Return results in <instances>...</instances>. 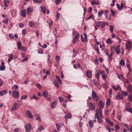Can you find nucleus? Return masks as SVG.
<instances>
[{
    "label": "nucleus",
    "mask_w": 132,
    "mask_h": 132,
    "mask_svg": "<svg viewBox=\"0 0 132 132\" xmlns=\"http://www.w3.org/2000/svg\"><path fill=\"white\" fill-rule=\"evenodd\" d=\"M79 33L78 32H77L76 33V35L73 39V44H75L76 42L78 40L79 37Z\"/></svg>",
    "instance_id": "423d86ee"
},
{
    "label": "nucleus",
    "mask_w": 132,
    "mask_h": 132,
    "mask_svg": "<svg viewBox=\"0 0 132 132\" xmlns=\"http://www.w3.org/2000/svg\"><path fill=\"white\" fill-rule=\"evenodd\" d=\"M110 103V100L109 99H108L106 101V104L109 105Z\"/></svg>",
    "instance_id": "6e6d98bb"
},
{
    "label": "nucleus",
    "mask_w": 132,
    "mask_h": 132,
    "mask_svg": "<svg viewBox=\"0 0 132 132\" xmlns=\"http://www.w3.org/2000/svg\"><path fill=\"white\" fill-rule=\"evenodd\" d=\"M120 45H118L117 47L114 48V49L116 51V53L117 54H119L120 52V51L119 50Z\"/></svg>",
    "instance_id": "9d476101"
},
{
    "label": "nucleus",
    "mask_w": 132,
    "mask_h": 132,
    "mask_svg": "<svg viewBox=\"0 0 132 132\" xmlns=\"http://www.w3.org/2000/svg\"><path fill=\"white\" fill-rule=\"evenodd\" d=\"M91 4L92 5H97L99 4V2L98 1L96 2L94 0H93L91 1Z\"/></svg>",
    "instance_id": "aec40b11"
},
{
    "label": "nucleus",
    "mask_w": 132,
    "mask_h": 132,
    "mask_svg": "<svg viewBox=\"0 0 132 132\" xmlns=\"http://www.w3.org/2000/svg\"><path fill=\"white\" fill-rule=\"evenodd\" d=\"M32 9L29 7H28L27 9V12L28 15H29V13L32 12Z\"/></svg>",
    "instance_id": "4be33fe9"
},
{
    "label": "nucleus",
    "mask_w": 132,
    "mask_h": 132,
    "mask_svg": "<svg viewBox=\"0 0 132 132\" xmlns=\"http://www.w3.org/2000/svg\"><path fill=\"white\" fill-rule=\"evenodd\" d=\"M21 15L23 17L26 16V11L25 10H22L21 12Z\"/></svg>",
    "instance_id": "412c9836"
},
{
    "label": "nucleus",
    "mask_w": 132,
    "mask_h": 132,
    "mask_svg": "<svg viewBox=\"0 0 132 132\" xmlns=\"http://www.w3.org/2000/svg\"><path fill=\"white\" fill-rule=\"evenodd\" d=\"M38 53L39 54H43V51H42V49H41L40 50H39V51H38Z\"/></svg>",
    "instance_id": "e2e57ef3"
},
{
    "label": "nucleus",
    "mask_w": 132,
    "mask_h": 132,
    "mask_svg": "<svg viewBox=\"0 0 132 132\" xmlns=\"http://www.w3.org/2000/svg\"><path fill=\"white\" fill-rule=\"evenodd\" d=\"M54 83L56 87L57 88L59 87V85L58 83L57 82L56 80H55L54 82Z\"/></svg>",
    "instance_id": "bb28decb"
},
{
    "label": "nucleus",
    "mask_w": 132,
    "mask_h": 132,
    "mask_svg": "<svg viewBox=\"0 0 132 132\" xmlns=\"http://www.w3.org/2000/svg\"><path fill=\"white\" fill-rule=\"evenodd\" d=\"M96 111V113L95 115V118L97 119L98 117H100L98 115V113L97 111Z\"/></svg>",
    "instance_id": "58836bf2"
},
{
    "label": "nucleus",
    "mask_w": 132,
    "mask_h": 132,
    "mask_svg": "<svg viewBox=\"0 0 132 132\" xmlns=\"http://www.w3.org/2000/svg\"><path fill=\"white\" fill-rule=\"evenodd\" d=\"M100 27H103L105 26V25L103 22L100 21Z\"/></svg>",
    "instance_id": "37998d69"
},
{
    "label": "nucleus",
    "mask_w": 132,
    "mask_h": 132,
    "mask_svg": "<svg viewBox=\"0 0 132 132\" xmlns=\"http://www.w3.org/2000/svg\"><path fill=\"white\" fill-rule=\"evenodd\" d=\"M9 55H10V56L9 57V58L8 59V61L9 62L13 59V55L12 54H9Z\"/></svg>",
    "instance_id": "b1692460"
},
{
    "label": "nucleus",
    "mask_w": 132,
    "mask_h": 132,
    "mask_svg": "<svg viewBox=\"0 0 132 132\" xmlns=\"http://www.w3.org/2000/svg\"><path fill=\"white\" fill-rule=\"evenodd\" d=\"M121 92L125 96L127 95V93L126 92H125L122 91H121Z\"/></svg>",
    "instance_id": "5fc2aeb1"
},
{
    "label": "nucleus",
    "mask_w": 132,
    "mask_h": 132,
    "mask_svg": "<svg viewBox=\"0 0 132 132\" xmlns=\"http://www.w3.org/2000/svg\"><path fill=\"white\" fill-rule=\"evenodd\" d=\"M40 7L41 9V12H43V13L45 14L46 12V9L45 7L44 6H42Z\"/></svg>",
    "instance_id": "4468645a"
},
{
    "label": "nucleus",
    "mask_w": 132,
    "mask_h": 132,
    "mask_svg": "<svg viewBox=\"0 0 132 132\" xmlns=\"http://www.w3.org/2000/svg\"><path fill=\"white\" fill-rule=\"evenodd\" d=\"M12 89H18V87L16 85H14L13 86L12 88Z\"/></svg>",
    "instance_id": "a19ab883"
},
{
    "label": "nucleus",
    "mask_w": 132,
    "mask_h": 132,
    "mask_svg": "<svg viewBox=\"0 0 132 132\" xmlns=\"http://www.w3.org/2000/svg\"><path fill=\"white\" fill-rule=\"evenodd\" d=\"M128 90L130 92L132 91V87L129 86L127 88Z\"/></svg>",
    "instance_id": "09e8293b"
},
{
    "label": "nucleus",
    "mask_w": 132,
    "mask_h": 132,
    "mask_svg": "<svg viewBox=\"0 0 132 132\" xmlns=\"http://www.w3.org/2000/svg\"><path fill=\"white\" fill-rule=\"evenodd\" d=\"M57 102L56 101L53 102L51 105V107L53 108H54L56 106Z\"/></svg>",
    "instance_id": "5701e85b"
},
{
    "label": "nucleus",
    "mask_w": 132,
    "mask_h": 132,
    "mask_svg": "<svg viewBox=\"0 0 132 132\" xmlns=\"http://www.w3.org/2000/svg\"><path fill=\"white\" fill-rule=\"evenodd\" d=\"M101 72L99 71V72H97L95 75V77L97 79H98L99 78V76H100V74L101 73L100 72Z\"/></svg>",
    "instance_id": "7c9ffc66"
},
{
    "label": "nucleus",
    "mask_w": 132,
    "mask_h": 132,
    "mask_svg": "<svg viewBox=\"0 0 132 132\" xmlns=\"http://www.w3.org/2000/svg\"><path fill=\"white\" fill-rule=\"evenodd\" d=\"M29 25L31 27H35L36 26L35 23L33 22H29Z\"/></svg>",
    "instance_id": "dca6fc26"
},
{
    "label": "nucleus",
    "mask_w": 132,
    "mask_h": 132,
    "mask_svg": "<svg viewBox=\"0 0 132 132\" xmlns=\"http://www.w3.org/2000/svg\"><path fill=\"white\" fill-rule=\"evenodd\" d=\"M12 93V95L14 98H17L19 96V93L16 90L13 91Z\"/></svg>",
    "instance_id": "39448f33"
},
{
    "label": "nucleus",
    "mask_w": 132,
    "mask_h": 132,
    "mask_svg": "<svg viewBox=\"0 0 132 132\" xmlns=\"http://www.w3.org/2000/svg\"><path fill=\"white\" fill-rule=\"evenodd\" d=\"M120 64L122 66H123L125 65V61L123 59H121V60L120 62Z\"/></svg>",
    "instance_id": "473e14b6"
},
{
    "label": "nucleus",
    "mask_w": 132,
    "mask_h": 132,
    "mask_svg": "<svg viewBox=\"0 0 132 132\" xmlns=\"http://www.w3.org/2000/svg\"><path fill=\"white\" fill-rule=\"evenodd\" d=\"M128 97L129 101H131L132 100V96L131 95H129Z\"/></svg>",
    "instance_id": "774afa93"
},
{
    "label": "nucleus",
    "mask_w": 132,
    "mask_h": 132,
    "mask_svg": "<svg viewBox=\"0 0 132 132\" xmlns=\"http://www.w3.org/2000/svg\"><path fill=\"white\" fill-rule=\"evenodd\" d=\"M117 5L118 9L120 10H121L122 8L124 6L123 4L122 3H121L120 5L118 4H117Z\"/></svg>",
    "instance_id": "f8f14e48"
},
{
    "label": "nucleus",
    "mask_w": 132,
    "mask_h": 132,
    "mask_svg": "<svg viewBox=\"0 0 132 132\" xmlns=\"http://www.w3.org/2000/svg\"><path fill=\"white\" fill-rule=\"evenodd\" d=\"M106 42L107 43L110 44L112 43V41L110 38H109L106 40Z\"/></svg>",
    "instance_id": "c9c22d12"
},
{
    "label": "nucleus",
    "mask_w": 132,
    "mask_h": 132,
    "mask_svg": "<svg viewBox=\"0 0 132 132\" xmlns=\"http://www.w3.org/2000/svg\"><path fill=\"white\" fill-rule=\"evenodd\" d=\"M83 35L84 36V37L82 35H81V40L82 42H84L87 40V35L86 34H84Z\"/></svg>",
    "instance_id": "0eeeda50"
},
{
    "label": "nucleus",
    "mask_w": 132,
    "mask_h": 132,
    "mask_svg": "<svg viewBox=\"0 0 132 132\" xmlns=\"http://www.w3.org/2000/svg\"><path fill=\"white\" fill-rule=\"evenodd\" d=\"M131 43L130 41L128 40L126 42V47L127 49L128 50L130 49Z\"/></svg>",
    "instance_id": "7ed1b4c3"
},
{
    "label": "nucleus",
    "mask_w": 132,
    "mask_h": 132,
    "mask_svg": "<svg viewBox=\"0 0 132 132\" xmlns=\"http://www.w3.org/2000/svg\"><path fill=\"white\" fill-rule=\"evenodd\" d=\"M5 66L2 65L0 67V70L1 71H3L5 70Z\"/></svg>",
    "instance_id": "79ce46f5"
},
{
    "label": "nucleus",
    "mask_w": 132,
    "mask_h": 132,
    "mask_svg": "<svg viewBox=\"0 0 132 132\" xmlns=\"http://www.w3.org/2000/svg\"><path fill=\"white\" fill-rule=\"evenodd\" d=\"M55 58L57 61H58L60 60V57L59 56H56L55 57Z\"/></svg>",
    "instance_id": "13d9d810"
},
{
    "label": "nucleus",
    "mask_w": 132,
    "mask_h": 132,
    "mask_svg": "<svg viewBox=\"0 0 132 132\" xmlns=\"http://www.w3.org/2000/svg\"><path fill=\"white\" fill-rule=\"evenodd\" d=\"M62 1V0H56L55 1V4L57 5L59 4L61 2V1Z\"/></svg>",
    "instance_id": "a18cd8bd"
},
{
    "label": "nucleus",
    "mask_w": 132,
    "mask_h": 132,
    "mask_svg": "<svg viewBox=\"0 0 132 132\" xmlns=\"http://www.w3.org/2000/svg\"><path fill=\"white\" fill-rule=\"evenodd\" d=\"M18 48V49H20L21 48V43L19 41L17 43Z\"/></svg>",
    "instance_id": "2f4dec72"
},
{
    "label": "nucleus",
    "mask_w": 132,
    "mask_h": 132,
    "mask_svg": "<svg viewBox=\"0 0 132 132\" xmlns=\"http://www.w3.org/2000/svg\"><path fill=\"white\" fill-rule=\"evenodd\" d=\"M71 117V114L69 113H68L65 116V118L66 119H70Z\"/></svg>",
    "instance_id": "6ab92c4d"
},
{
    "label": "nucleus",
    "mask_w": 132,
    "mask_h": 132,
    "mask_svg": "<svg viewBox=\"0 0 132 132\" xmlns=\"http://www.w3.org/2000/svg\"><path fill=\"white\" fill-rule=\"evenodd\" d=\"M92 96L93 99L96 101H97L99 100V97L94 91L92 92Z\"/></svg>",
    "instance_id": "f257e3e1"
},
{
    "label": "nucleus",
    "mask_w": 132,
    "mask_h": 132,
    "mask_svg": "<svg viewBox=\"0 0 132 132\" xmlns=\"http://www.w3.org/2000/svg\"><path fill=\"white\" fill-rule=\"evenodd\" d=\"M43 95L45 97H48V93L47 91H44L43 93Z\"/></svg>",
    "instance_id": "a878e982"
},
{
    "label": "nucleus",
    "mask_w": 132,
    "mask_h": 132,
    "mask_svg": "<svg viewBox=\"0 0 132 132\" xmlns=\"http://www.w3.org/2000/svg\"><path fill=\"white\" fill-rule=\"evenodd\" d=\"M94 49L95 51L97 52V53L98 54H100L99 51V49L97 46L96 45L94 47Z\"/></svg>",
    "instance_id": "393cba45"
},
{
    "label": "nucleus",
    "mask_w": 132,
    "mask_h": 132,
    "mask_svg": "<svg viewBox=\"0 0 132 132\" xmlns=\"http://www.w3.org/2000/svg\"><path fill=\"white\" fill-rule=\"evenodd\" d=\"M93 122H92L91 120H90L89 121V124L90 127L92 128L93 126Z\"/></svg>",
    "instance_id": "cd10ccee"
},
{
    "label": "nucleus",
    "mask_w": 132,
    "mask_h": 132,
    "mask_svg": "<svg viewBox=\"0 0 132 132\" xmlns=\"http://www.w3.org/2000/svg\"><path fill=\"white\" fill-rule=\"evenodd\" d=\"M33 1L35 3H42V0H33Z\"/></svg>",
    "instance_id": "72a5a7b5"
},
{
    "label": "nucleus",
    "mask_w": 132,
    "mask_h": 132,
    "mask_svg": "<svg viewBox=\"0 0 132 132\" xmlns=\"http://www.w3.org/2000/svg\"><path fill=\"white\" fill-rule=\"evenodd\" d=\"M19 26L20 28H22L24 26V25L22 23H19Z\"/></svg>",
    "instance_id": "0e129e2a"
},
{
    "label": "nucleus",
    "mask_w": 132,
    "mask_h": 132,
    "mask_svg": "<svg viewBox=\"0 0 132 132\" xmlns=\"http://www.w3.org/2000/svg\"><path fill=\"white\" fill-rule=\"evenodd\" d=\"M104 11L103 10L101 11H99L98 13V14L100 16H101L102 14L104 12Z\"/></svg>",
    "instance_id": "e433bc0d"
},
{
    "label": "nucleus",
    "mask_w": 132,
    "mask_h": 132,
    "mask_svg": "<svg viewBox=\"0 0 132 132\" xmlns=\"http://www.w3.org/2000/svg\"><path fill=\"white\" fill-rule=\"evenodd\" d=\"M97 119L98 122L99 123H101L102 122V119H101L100 118V117H98Z\"/></svg>",
    "instance_id": "c03bdc74"
},
{
    "label": "nucleus",
    "mask_w": 132,
    "mask_h": 132,
    "mask_svg": "<svg viewBox=\"0 0 132 132\" xmlns=\"http://www.w3.org/2000/svg\"><path fill=\"white\" fill-rule=\"evenodd\" d=\"M122 95L120 93H119L115 97V98L116 100L121 99L123 98Z\"/></svg>",
    "instance_id": "9b49d317"
},
{
    "label": "nucleus",
    "mask_w": 132,
    "mask_h": 132,
    "mask_svg": "<svg viewBox=\"0 0 132 132\" xmlns=\"http://www.w3.org/2000/svg\"><path fill=\"white\" fill-rule=\"evenodd\" d=\"M92 7H89V8L88 9V11L89 13H90L92 11Z\"/></svg>",
    "instance_id": "8fccbe9b"
},
{
    "label": "nucleus",
    "mask_w": 132,
    "mask_h": 132,
    "mask_svg": "<svg viewBox=\"0 0 132 132\" xmlns=\"http://www.w3.org/2000/svg\"><path fill=\"white\" fill-rule=\"evenodd\" d=\"M106 121L109 124V125L111 126H112L113 125V122L110 121V120L108 118H106Z\"/></svg>",
    "instance_id": "ddd939ff"
},
{
    "label": "nucleus",
    "mask_w": 132,
    "mask_h": 132,
    "mask_svg": "<svg viewBox=\"0 0 132 132\" xmlns=\"http://www.w3.org/2000/svg\"><path fill=\"white\" fill-rule=\"evenodd\" d=\"M25 128L27 131H29L32 129L30 123L26 125Z\"/></svg>",
    "instance_id": "20e7f679"
},
{
    "label": "nucleus",
    "mask_w": 132,
    "mask_h": 132,
    "mask_svg": "<svg viewBox=\"0 0 132 132\" xmlns=\"http://www.w3.org/2000/svg\"><path fill=\"white\" fill-rule=\"evenodd\" d=\"M44 129V127L42 125L40 126V128L39 127L38 128V130H40V131L43 130Z\"/></svg>",
    "instance_id": "3c124183"
},
{
    "label": "nucleus",
    "mask_w": 132,
    "mask_h": 132,
    "mask_svg": "<svg viewBox=\"0 0 132 132\" xmlns=\"http://www.w3.org/2000/svg\"><path fill=\"white\" fill-rule=\"evenodd\" d=\"M59 101L61 102H63V99L61 97H59Z\"/></svg>",
    "instance_id": "680f3d73"
},
{
    "label": "nucleus",
    "mask_w": 132,
    "mask_h": 132,
    "mask_svg": "<svg viewBox=\"0 0 132 132\" xmlns=\"http://www.w3.org/2000/svg\"><path fill=\"white\" fill-rule=\"evenodd\" d=\"M104 51L106 54L108 56H109V53L108 50H105Z\"/></svg>",
    "instance_id": "864d4df0"
},
{
    "label": "nucleus",
    "mask_w": 132,
    "mask_h": 132,
    "mask_svg": "<svg viewBox=\"0 0 132 132\" xmlns=\"http://www.w3.org/2000/svg\"><path fill=\"white\" fill-rule=\"evenodd\" d=\"M102 75V78L103 79L105 80L106 79V77L105 76V73L103 71H102L100 72Z\"/></svg>",
    "instance_id": "f3484780"
},
{
    "label": "nucleus",
    "mask_w": 132,
    "mask_h": 132,
    "mask_svg": "<svg viewBox=\"0 0 132 132\" xmlns=\"http://www.w3.org/2000/svg\"><path fill=\"white\" fill-rule=\"evenodd\" d=\"M113 29L114 27L113 25H111L110 27V31L112 33L113 32Z\"/></svg>",
    "instance_id": "4c0bfd02"
},
{
    "label": "nucleus",
    "mask_w": 132,
    "mask_h": 132,
    "mask_svg": "<svg viewBox=\"0 0 132 132\" xmlns=\"http://www.w3.org/2000/svg\"><path fill=\"white\" fill-rule=\"evenodd\" d=\"M36 86L39 88H40L42 87V86L39 83L37 84L36 85Z\"/></svg>",
    "instance_id": "4d7b16f0"
},
{
    "label": "nucleus",
    "mask_w": 132,
    "mask_h": 132,
    "mask_svg": "<svg viewBox=\"0 0 132 132\" xmlns=\"http://www.w3.org/2000/svg\"><path fill=\"white\" fill-rule=\"evenodd\" d=\"M6 93V92L5 90H4L0 92V95H3Z\"/></svg>",
    "instance_id": "c756f323"
},
{
    "label": "nucleus",
    "mask_w": 132,
    "mask_h": 132,
    "mask_svg": "<svg viewBox=\"0 0 132 132\" xmlns=\"http://www.w3.org/2000/svg\"><path fill=\"white\" fill-rule=\"evenodd\" d=\"M94 62L96 63L97 64V65H98L99 64V63H98V59H97L95 58V59Z\"/></svg>",
    "instance_id": "052dcab7"
},
{
    "label": "nucleus",
    "mask_w": 132,
    "mask_h": 132,
    "mask_svg": "<svg viewBox=\"0 0 132 132\" xmlns=\"http://www.w3.org/2000/svg\"><path fill=\"white\" fill-rule=\"evenodd\" d=\"M60 14L58 12H57V13H56V17L57 18V20H58V19H59V17H60Z\"/></svg>",
    "instance_id": "bf43d9fd"
},
{
    "label": "nucleus",
    "mask_w": 132,
    "mask_h": 132,
    "mask_svg": "<svg viewBox=\"0 0 132 132\" xmlns=\"http://www.w3.org/2000/svg\"><path fill=\"white\" fill-rule=\"evenodd\" d=\"M127 111L128 112H130L132 113V109L130 108H127Z\"/></svg>",
    "instance_id": "ea45409f"
},
{
    "label": "nucleus",
    "mask_w": 132,
    "mask_h": 132,
    "mask_svg": "<svg viewBox=\"0 0 132 132\" xmlns=\"http://www.w3.org/2000/svg\"><path fill=\"white\" fill-rule=\"evenodd\" d=\"M17 104L16 103H14V105L11 108V111H13L15 110L16 109V107H17Z\"/></svg>",
    "instance_id": "a211bd4d"
},
{
    "label": "nucleus",
    "mask_w": 132,
    "mask_h": 132,
    "mask_svg": "<svg viewBox=\"0 0 132 132\" xmlns=\"http://www.w3.org/2000/svg\"><path fill=\"white\" fill-rule=\"evenodd\" d=\"M56 79H57V80L59 81V83L60 84H61L62 83V81L60 79V77L57 76H56Z\"/></svg>",
    "instance_id": "f704fd0d"
},
{
    "label": "nucleus",
    "mask_w": 132,
    "mask_h": 132,
    "mask_svg": "<svg viewBox=\"0 0 132 132\" xmlns=\"http://www.w3.org/2000/svg\"><path fill=\"white\" fill-rule=\"evenodd\" d=\"M99 109H103L104 107V105L103 102L101 101H100L98 104Z\"/></svg>",
    "instance_id": "6e6552de"
},
{
    "label": "nucleus",
    "mask_w": 132,
    "mask_h": 132,
    "mask_svg": "<svg viewBox=\"0 0 132 132\" xmlns=\"http://www.w3.org/2000/svg\"><path fill=\"white\" fill-rule=\"evenodd\" d=\"M27 97V96L26 95H24L22 96V99H23L24 100Z\"/></svg>",
    "instance_id": "338daca9"
},
{
    "label": "nucleus",
    "mask_w": 132,
    "mask_h": 132,
    "mask_svg": "<svg viewBox=\"0 0 132 132\" xmlns=\"http://www.w3.org/2000/svg\"><path fill=\"white\" fill-rule=\"evenodd\" d=\"M26 33V31L25 29H23L22 31V34L24 35L25 36Z\"/></svg>",
    "instance_id": "de8ad7c7"
},
{
    "label": "nucleus",
    "mask_w": 132,
    "mask_h": 132,
    "mask_svg": "<svg viewBox=\"0 0 132 132\" xmlns=\"http://www.w3.org/2000/svg\"><path fill=\"white\" fill-rule=\"evenodd\" d=\"M87 104L89 106V108L90 109L89 110V111H90V110H95V106L93 104L92 102H88L87 103Z\"/></svg>",
    "instance_id": "f03ea898"
},
{
    "label": "nucleus",
    "mask_w": 132,
    "mask_h": 132,
    "mask_svg": "<svg viewBox=\"0 0 132 132\" xmlns=\"http://www.w3.org/2000/svg\"><path fill=\"white\" fill-rule=\"evenodd\" d=\"M26 115L28 118H31L33 117V116L31 114V112L29 110H28L26 112Z\"/></svg>",
    "instance_id": "1a4fd4ad"
},
{
    "label": "nucleus",
    "mask_w": 132,
    "mask_h": 132,
    "mask_svg": "<svg viewBox=\"0 0 132 132\" xmlns=\"http://www.w3.org/2000/svg\"><path fill=\"white\" fill-rule=\"evenodd\" d=\"M32 98L36 100H37L38 99V98L34 94L33 96V97L31 98V99Z\"/></svg>",
    "instance_id": "49530a36"
},
{
    "label": "nucleus",
    "mask_w": 132,
    "mask_h": 132,
    "mask_svg": "<svg viewBox=\"0 0 132 132\" xmlns=\"http://www.w3.org/2000/svg\"><path fill=\"white\" fill-rule=\"evenodd\" d=\"M106 128L108 130H110L111 129L110 128V127L108 125L106 126Z\"/></svg>",
    "instance_id": "603ef678"
},
{
    "label": "nucleus",
    "mask_w": 132,
    "mask_h": 132,
    "mask_svg": "<svg viewBox=\"0 0 132 132\" xmlns=\"http://www.w3.org/2000/svg\"><path fill=\"white\" fill-rule=\"evenodd\" d=\"M28 57H25L22 60V62H23L24 61H27V60Z\"/></svg>",
    "instance_id": "69168bd1"
},
{
    "label": "nucleus",
    "mask_w": 132,
    "mask_h": 132,
    "mask_svg": "<svg viewBox=\"0 0 132 132\" xmlns=\"http://www.w3.org/2000/svg\"><path fill=\"white\" fill-rule=\"evenodd\" d=\"M86 74L87 77L89 78H90L92 77V73L90 70H88L86 72Z\"/></svg>",
    "instance_id": "2eb2a0df"
},
{
    "label": "nucleus",
    "mask_w": 132,
    "mask_h": 132,
    "mask_svg": "<svg viewBox=\"0 0 132 132\" xmlns=\"http://www.w3.org/2000/svg\"><path fill=\"white\" fill-rule=\"evenodd\" d=\"M112 87L116 91L118 89H119L120 87L119 86H118L117 87H116L114 85H112Z\"/></svg>",
    "instance_id": "c85d7f7f"
}]
</instances>
